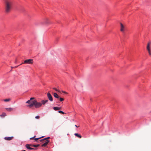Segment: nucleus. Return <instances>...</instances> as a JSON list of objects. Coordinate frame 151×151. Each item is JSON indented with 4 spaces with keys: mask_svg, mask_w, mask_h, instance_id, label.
<instances>
[{
    "mask_svg": "<svg viewBox=\"0 0 151 151\" xmlns=\"http://www.w3.org/2000/svg\"><path fill=\"white\" fill-rule=\"evenodd\" d=\"M34 99L35 98L34 97L31 98L29 100L26 102V103L29 104L27 106V107L31 108L34 106L35 108H37L41 106L42 105L41 103L37 102V100Z\"/></svg>",
    "mask_w": 151,
    "mask_h": 151,
    "instance_id": "f257e3e1",
    "label": "nucleus"
},
{
    "mask_svg": "<svg viewBox=\"0 0 151 151\" xmlns=\"http://www.w3.org/2000/svg\"><path fill=\"white\" fill-rule=\"evenodd\" d=\"M12 3L9 0H6L5 3V10L6 13L9 12L12 9Z\"/></svg>",
    "mask_w": 151,
    "mask_h": 151,
    "instance_id": "f03ea898",
    "label": "nucleus"
},
{
    "mask_svg": "<svg viewBox=\"0 0 151 151\" xmlns=\"http://www.w3.org/2000/svg\"><path fill=\"white\" fill-rule=\"evenodd\" d=\"M33 63V60L32 59H27L25 60L24 63H22L21 64H32Z\"/></svg>",
    "mask_w": 151,
    "mask_h": 151,
    "instance_id": "7ed1b4c3",
    "label": "nucleus"
},
{
    "mask_svg": "<svg viewBox=\"0 0 151 151\" xmlns=\"http://www.w3.org/2000/svg\"><path fill=\"white\" fill-rule=\"evenodd\" d=\"M120 30L121 32H124L125 30V27L122 23H120Z\"/></svg>",
    "mask_w": 151,
    "mask_h": 151,
    "instance_id": "20e7f679",
    "label": "nucleus"
},
{
    "mask_svg": "<svg viewBox=\"0 0 151 151\" xmlns=\"http://www.w3.org/2000/svg\"><path fill=\"white\" fill-rule=\"evenodd\" d=\"M50 137H48L46 138H45L44 139H42L40 140L39 141L40 142H42V141H44L45 140V143L47 145L48 144V143L49 142V140H48L47 139H48L50 138Z\"/></svg>",
    "mask_w": 151,
    "mask_h": 151,
    "instance_id": "39448f33",
    "label": "nucleus"
},
{
    "mask_svg": "<svg viewBox=\"0 0 151 151\" xmlns=\"http://www.w3.org/2000/svg\"><path fill=\"white\" fill-rule=\"evenodd\" d=\"M47 96L48 99L51 101H53V99L52 96L49 92H48L47 93Z\"/></svg>",
    "mask_w": 151,
    "mask_h": 151,
    "instance_id": "423d86ee",
    "label": "nucleus"
},
{
    "mask_svg": "<svg viewBox=\"0 0 151 151\" xmlns=\"http://www.w3.org/2000/svg\"><path fill=\"white\" fill-rule=\"evenodd\" d=\"M151 44V42H149L147 43V49L148 51H150V46Z\"/></svg>",
    "mask_w": 151,
    "mask_h": 151,
    "instance_id": "0eeeda50",
    "label": "nucleus"
},
{
    "mask_svg": "<svg viewBox=\"0 0 151 151\" xmlns=\"http://www.w3.org/2000/svg\"><path fill=\"white\" fill-rule=\"evenodd\" d=\"M26 148L27 149H29V150H36V148H33L30 147L29 146V144H27L26 145Z\"/></svg>",
    "mask_w": 151,
    "mask_h": 151,
    "instance_id": "6e6552de",
    "label": "nucleus"
},
{
    "mask_svg": "<svg viewBox=\"0 0 151 151\" xmlns=\"http://www.w3.org/2000/svg\"><path fill=\"white\" fill-rule=\"evenodd\" d=\"M13 138V137H6L4 138V139L6 140H10Z\"/></svg>",
    "mask_w": 151,
    "mask_h": 151,
    "instance_id": "1a4fd4ad",
    "label": "nucleus"
},
{
    "mask_svg": "<svg viewBox=\"0 0 151 151\" xmlns=\"http://www.w3.org/2000/svg\"><path fill=\"white\" fill-rule=\"evenodd\" d=\"M5 109L8 111H11L13 110V108H6Z\"/></svg>",
    "mask_w": 151,
    "mask_h": 151,
    "instance_id": "9d476101",
    "label": "nucleus"
},
{
    "mask_svg": "<svg viewBox=\"0 0 151 151\" xmlns=\"http://www.w3.org/2000/svg\"><path fill=\"white\" fill-rule=\"evenodd\" d=\"M48 101V100H42L41 101V104H42L45 105V104Z\"/></svg>",
    "mask_w": 151,
    "mask_h": 151,
    "instance_id": "9b49d317",
    "label": "nucleus"
},
{
    "mask_svg": "<svg viewBox=\"0 0 151 151\" xmlns=\"http://www.w3.org/2000/svg\"><path fill=\"white\" fill-rule=\"evenodd\" d=\"M53 96L55 97L56 98L59 99V96L56 93H53Z\"/></svg>",
    "mask_w": 151,
    "mask_h": 151,
    "instance_id": "f8f14e48",
    "label": "nucleus"
},
{
    "mask_svg": "<svg viewBox=\"0 0 151 151\" xmlns=\"http://www.w3.org/2000/svg\"><path fill=\"white\" fill-rule=\"evenodd\" d=\"M54 110L55 111L61 109V107H54L53 108Z\"/></svg>",
    "mask_w": 151,
    "mask_h": 151,
    "instance_id": "ddd939ff",
    "label": "nucleus"
},
{
    "mask_svg": "<svg viewBox=\"0 0 151 151\" xmlns=\"http://www.w3.org/2000/svg\"><path fill=\"white\" fill-rule=\"evenodd\" d=\"M74 135L80 138H81L82 137L79 134H78V133H76L74 134Z\"/></svg>",
    "mask_w": 151,
    "mask_h": 151,
    "instance_id": "4468645a",
    "label": "nucleus"
},
{
    "mask_svg": "<svg viewBox=\"0 0 151 151\" xmlns=\"http://www.w3.org/2000/svg\"><path fill=\"white\" fill-rule=\"evenodd\" d=\"M6 116V114L4 113H3L2 114L0 115V116L2 117H4Z\"/></svg>",
    "mask_w": 151,
    "mask_h": 151,
    "instance_id": "2eb2a0df",
    "label": "nucleus"
},
{
    "mask_svg": "<svg viewBox=\"0 0 151 151\" xmlns=\"http://www.w3.org/2000/svg\"><path fill=\"white\" fill-rule=\"evenodd\" d=\"M11 100L10 99H6L4 100V101L6 102H9Z\"/></svg>",
    "mask_w": 151,
    "mask_h": 151,
    "instance_id": "dca6fc26",
    "label": "nucleus"
},
{
    "mask_svg": "<svg viewBox=\"0 0 151 151\" xmlns=\"http://www.w3.org/2000/svg\"><path fill=\"white\" fill-rule=\"evenodd\" d=\"M39 146H40L39 144H37V145H33V147H38Z\"/></svg>",
    "mask_w": 151,
    "mask_h": 151,
    "instance_id": "f3484780",
    "label": "nucleus"
},
{
    "mask_svg": "<svg viewBox=\"0 0 151 151\" xmlns=\"http://www.w3.org/2000/svg\"><path fill=\"white\" fill-rule=\"evenodd\" d=\"M43 137H39V138H35L34 139L36 141H37V140L38 139H40L41 138H42Z\"/></svg>",
    "mask_w": 151,
    "mask_h": 151,
    "instance_id": "a211bd4d",
    "label": "nucleus"
},
{
    "mask_svg": "<svg viewBox=\"0 0 151 151\" xmlns=\"http://www.w3.org/2000/svg\"><path fill=\"white\" fill-rule=\"evenodd\" d=\"M58 112L60 113H61L63 114H65V113L63 112V111H58Z\"/></svg>",
    "mask_w": 151,
    "mask_h": 151,
    "instance_id": "6ab92c4d",
    "label": "nucleus"
},
{
    "mask_svg": "<svg viewBox=\"0 0 151 151\" xmlns=\"http://www.w3.org/2000/svg\"><path fill=\"white\" fill-rule=\"evenodd\" d=\"M60 100L61 101H62L64 100V99L62 98H59Z\"/></svg>",
    "mask_w": 151,
    "mask_h": 151,
    "instance_id": "aec40b11",
    "label": "nucleus"
},
{
    "mask_svg": "<svg viewBox=\"0 0 151 151\" xmlns=\"http://www.w3.org/2000/svg\"><path fill=\"white\" fill-rule=\"evenodd\" d=\"M47 145L44 143V144L42 145V147H45Z\"/></svg>",
    "mask_w": 151,
    "mask_h": 151,
    "instance_id": "412c9836",
    "label": "nucleus"
},
{
    "mask_svg": "<svg viewBox=\"0 0 151 151\" xmlns=\"http://www.w3.org/2000/svg\"><path fill=\"white\" fill-rule=\"evenodd\" d=\"M40 118V116H35V118L37 119H39Z\"/></svg>",
    "mask_w": 151,
    "mask_h": 151,
    "instance_id": "4be33fe9",
    "label": "nucleus"
},
{
    "mask_svg": "<svg viewBox=\"0 0 151 151\" xmlns=\"http://www.w3.org/2000/svg\"><path fill=\"white\" fill-rule=\"evenodd\" d=\"M53 89L55 90V91H58L59 92H60V91L58 90L57 88H53Z\"/></svg>",
    "mask_w": 151,
    "mask_h": 151,
    "instance_id": "5701e85b",
    "label": "nucleus"
},
{
    "mask_svg": "<svg viewBox=\"0 0 151 151\" xmlns=\"http://www.w3.org/2000/svg\"><path fill=\"white\" fill-rule=\"evenodd\" d=\"M33 144H29V146L30 147H33Z\"/></svg>",
    "mask_w": 151,
    "mask_h": 151,
    "instance_id": "b1692460",
    "label": "nucleus"
},
{
    "mask_svg": "<svg viewBox=\"0 0 151 151\" xmlns=\"http://www.w3.org/2000/svg\"><path fill=\"white\" fill-rule=\"evenodd\" d=\"M35 137V136L33 137L30 138V139H33Z\"/></svg>",
    "mask_w": 151,
    "mask_h": 151,
    "instance_id": "393cba45",
    "label": "nucleus"
},
{
    "mask_svg": "<svg viewBox=\"0 0 151 151\" xmlns=\"http://www.w3.org/2000/svg\"><path fill=\"white\" fill-rule=\"evenodd\" d=\"M18 66H15V67H11V68H17V67H18Z\"/></svg>",
    "mask_w": 151,
    "mask_h": 151,
    "instance_id": "a878e982",
    "label": "nucleus"
},
{
    "mask_svg": "<svg viewBox=\"0 0 151 151\" xmlns=\"http://www.w3.org/2000/svg\"><path fill=\"white\" fill-rule=\"evenodd\" d=\"M148 53H149V54L150 55H151V52H150V51H148Z\"/></svg>",
    "mask_w": 151,
    "mask_h": 151,
    "instance_id": "bb28decb",
    "label": "nucleus"
},
{
    "mask_svg": "<svg viewBox=\"0 0 151 151\" xmlns=\"http://www.w3.org/2000/svg\"><path fill=\"white\" fill-rule=\"evenodd\" d=\"M62 92H63L64 93H67L66 92H65V91H63Z\"/></svg>",
    "mask_w": 151,
    "mask_h": 151,
    "instance_id": "cd10ccee",
    "label": "nucleus"
},
{
    "mask_svg": "<svg viewBox=\"0 0 151 151\" xmlns=\"http://www.w3.org/2000/svg\"><path fill=\"white\" fill-rule=\"evenodd\" d=\"M42 142H45V140L44 141H42Z\"/></svg>",
    "mask_w": 151,
    "mask_h": 151,
    "instance_id": "c85d7f7f",
    "label": "nucleus"
},
{
    "mask_svg": "<svg viewBox=\"0 0 151 151\" xmlns=\"http://www.w3.org/2000/svg\"><path fill=\"white\" fill-rule=\"evenodd\" d=\"M47 22H46V23H49V22H48V19H47Z\"/></svg>",
    "mask_w": 151,
    "mask_h": 151,
    "instance_id": "c756f323",
    "label": "nucleus"
},
{
    "mask_svg": "<svg viewBox=\"0 0 151 151\" xmlns=\"http://www.w3.org/2000/svg\"><path fill=\"white\" fill-rule=\"evenodd\" d=\"M75 126L76 127H78L76 125H75Z\"/></svg>",
    "mask_w": 151,
    "mask_h": 151,
    "instance_id": "7c9ffc66",
    "label": "nucleus"
}]
</instances>
